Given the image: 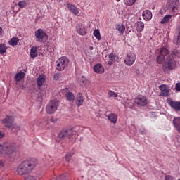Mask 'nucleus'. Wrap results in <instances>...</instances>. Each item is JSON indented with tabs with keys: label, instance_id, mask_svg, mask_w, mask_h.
I'll return each mask as SVG.
<instances>
[{
	"label": "nucleus",
	"instance_id": "27",
	"mask_svg": "<svg viewBox=\"0 0 180 180\" xmlns=\"http://www.w3.org/2000/svg\"><path fill=\"white\" fill-rule=\"evenodd\" d=\"M8 50V46L5 44H0V54H5Z\"/></svg>",
	"mask_w": 180,
	"mask_h": 180
},
{
	"label": "nucleus",
	"instance_id": "15",
	"mask_svg": "<svg viewBox=\"0 0 180 180\" xmlns=\"http://www.w3.org/2000/svg\"><path fill=\"white\" fill-rule=\"evenodd\" d=\"M75 101L76 106L78 108H79V106H82V105H84V102L85 101L82 94L78 93L75 97Z\"/></svg>",
	"mask_w": 180,
	"mask_h": 180
},
{
	"label": "nucleus",
	"instance_id": "39",
	"mask_svg": "<svg viewBox=\"0 0 180 180\" xmlns=\"http://www.w3.org/2000/svg\"><path fill=\"white\" fill-rule=\"evenodd\" d=\"M13 127L15 130H20V126H19L18 124H13Z\"/></svg>",
	"mask_w": 180,
	"mask_h": 180
},
{
	"label": "nucleus",
	"instance_id": "2",
	"mask_svg": "<svg viewBox=\"0 0 180 180\" xmlns=\"http://www.w3.org/2000/svg\"><path fill=\"white\" fill-rule=\"evenodd\" d=\"M71 137L77 139V131H74L73 129L63 130L58 135V138L60 140H67V139L71 140Z\"/></svg>",
	"mask_w": 180,
	"mask_h": 180
},
{
	"label": "nucleus",
	"instance_id": "34",
	"mask_svg": "<svg viewBox=\"0 0 180 180\" xmlns=\"http://www.w3.org/2000/svg\"><path fill=\"white\" fill-rule=\"evenodd\" d=\"M18 5L20 8H26V6H27V1H19Z\"/></svg>",
	"mask_w": 180,
	"mask_h": 180
},
{
	"label": "nucleus",
	"instance_id": "16",
	"mask_svg": "<svg viewBox=\"0 0 180 180\" xmlns=\"http://www.w3.org/2000/svg\"><path fill=\"white\" fill-rule=\"evenodd\" d=\"M67 8L69 9V11H70L72 13H73V15H77L79 13V10L78 9V8H77V6L72 4L71 3L67 4Z\"/></svg>",
	"mask_w": 180,
	"mask_h": 180
},
{
	"label": "nucleus",
	"instance_id": "40",
	"mask_svg": "<svg viewBox=\"0 0 180 180\" xmlns=\"http://www.w3.org/2000/svg\"><path fill=\"white\" fill-rule=\"evenodd\" d=\"M53 78H54V79L58 81V79H59V78H60V73L55 74V75L53 76Z\"/></svg>",
	"mask_w": 180,
	"mask_h": 180
},
{
	"label": "nucleus",
	"instance_id": "42",
	"mask_svg": "<svg viewBox=\"0 0 180 180\" xmlns=\"http://www.w3.org/2000/svg\"><path fill=\"white\" fill-rule=\"evenodd\" d=\"M175 89L176 91H180V82L176 84Z\"/></svg>",
	"mask_w": 180,
	"mask_h": 180
},
{
	"label": "nucleus",
	"instance_id": "26",
	"mask_svg": "<svg viewBox=\"0 0 180 180\" xmlns=\"http://www.w3.org/2000/svg\"><path fill=\"white\" fill-rule=\"evenodd\" d=\"M107 96L109 99H110V98H117L119 96L117 95V93L110 90L108 91Z\"/></svg>",
	"mask_w": 180,
	"mask_h": 180
},
{
	"label": "nucleus",
	"instance_id": "46",
	"mask_svg": "<svg viewBox=\"0 0 180 180\" xmlns=\"http://www.w3.org/2000/svg\"><path fill=\"white\" fill-rule=\"evenodd\" d=\"M176 33H180V25L177 26L176 30Z\"/></svg>",
	"mask_w": 180,
	"mask_h": 180
},
{
	"label": "nucleus",
	"instance_id": "7",
	"mask_svg": "<svg viewBox=\"0 0 180 180\" xmlns=\"http://www.w3.org/2000/svg\"><path fill=\"white\" fill-rule=\"evenodd\" d=\"M57 108H58V103L56 100H51L46 105V113L53 115L57 110Z\"/></svg>",
	"mask_w": 180,
	"mask_h": 180
},
{
	"label": "nucleus",
	"instance_id": "35",
	"mask_svg": "<svg viewBox=\"0 0 180 180\" xmlns=\"http://www.w3.org/2000/svg\"><path fill=\"white\" fill-rule=\"evenodd\" d=\"M93 70L96 74H103V72H105L104 68H94Z\"/></svg>",
	"mask_w": 180,
	"mask_h": 180
},
{
	"label": "nucleus",
	"instance_id": "24",
	"mask_svg": "<svg viewBox=\"0 0 180 180\" xmlns=\"http://www.w3.org/2000/svg\"><path fill=\"white\" fill-rule=\"evenodd\" d=\"M77 82L82 85V86H84L86 85V84H89V80H86L84 76H82L80 79H77Z\"/></svg>",
	"mask_w": 180,
	"mask_h": 180
},
{
	"label": "nucleus",
	"instance_id": "13",
	"mask_svg": "<svg viewBox=\"0 0 180 180\" xmlns=\"http://www.w3.org/2000/svg\"><path fill=\"white\" fill-rule=\"evenodd\" d=\"M134 61H136V53L130 52L125 58L124 63L126 65L130 66L134 64Z\"/></svg>",
	"mask_w": 180,
	"mask_h": 180
},
{
	"label": "nucleus",
	"instance_id": "1",
	"mask_svg": "<svg viewBox=\"0 0 180 180\" xmlns=\"http://www.w3.org/2000/svg\"><path fill=\"white\" fill-rule=\"evenodd\" d=\"M37 165V160L34 158L27 159L20 164L17 167L18 175H27L30 174Z\"/></svg>",
	"mask_w": 180,
	"mask_h": 180
},
{
	"label": "nucleus",
	"instance_id": "28",
	"mask_svg": "<svg viewBox=\"0 0 180 180\" xmlns=\"http://www.w3.org/2000/svg\"><path fill=\"white\" fill-rule=\"evenodd\" d=\"M73 155H74V153H72V152H69V153H66V155L65 156L66 162H70V161H71V158H72Z\"/></svg>",
	"mask_w": 180,
	"mask_h": 180
},
{
	"label": "nucleus",
	"instance_id": "41",
	"mask_svg": "<svg viewBox=\"0 0 180 180\" xmlns=\"http://www.w3.org/2000/svg\"><path fill=\"white\" fill-rule=\"evenodd\" d=\"M173 43H174V44H176V46H178V44H179V39H177V38H175L173 40Z\"/></svg>",
	"mask_w": 180,
	"mask_h": 180
},
{
	"label": "nucleus",
	"instance_id": "5",
	"mask_svg": "<svg viewBox=\"0 0 180 180\" xmlns=\"http://www.w3.org/2000/svg\"><path fill=\"white\" fill-rule=\"evenodd\" d=\"M159 51V55L158 56L156 60L158 64H162L165 61V57L169 54V51L167 48H160L157 49V53Z\"/></svg>",
	"mask_w": 180,
	"mask_h": 180
},
{
	"label": "nucleus",
	"instance_id": "51",
	"mask_svg": "<svg viewBox=\"0 0 180 180\" xmlns=\"http://www.w3.org/2000/svg\"><path fill=\"white\" fill-rule=\"evenodd\" d=\"M141 36H142L141 33L137 34V37L140 38V37H141Z\"/></svg>",
	"mask_w": 180,
	"mask_h": 180
},
{
	"label": "nucleus",
	"instance_id": "44",
	"mask_svg": "<svg viewBox=\"0 0 180 180\" xmlns=\"http://www.w3.org/2000/svg\"><path fill=\"white\" fill-rule=\"evenodd\" d=\"M134 72H135L136 75H140V73L141 72L139 69H135L134 70Z\"/></svg>",
	"mask_w": 180,
	"mask_h": 180
},
{
	"label": "nucleus",
	"instance_id": "22",
	"mask_svg": "<svg viewBox=\"0 0 180 180\" xmlns=\"http://www.w3.org/2000/svg\"><path fill=\"white\" fill-rule=\"evenodd\" d=\"M65 96L69 102H74V101H75V96L74 95V93L71 91L66 92Z\"/></svg>",
	"mask_w": 180,
	"mask_h": 180
},
{
	"label": "nucleus",
	"instance_id": "55",
	"mask_svg": "<svg viewBox=\"0 0 180 180\" xmlns=\"http://www.w3.org/2000/svg\"><path fill=\"white\" fill-rule=\"evenodd\" d=\"M117 1V2H119V1H120V0H116Z\"/></svg>",
	"mask_w": 180,
	"mask_h": 180
},
{
	"label": "nucleus",
	"instance_id": "21",
	"mask_svg": "<svg viewBox=\"0 0 180 180\" xmlns=\"http://www.w3.org/2000/svg\"><path fill=\"white\" fill-rule=\"evenodd\" d=\"M135 27H136V30H137V32H143V30H144V22H141V21H138L135 23Z\"/></svg>",
	"mask_w": 180,
	"mask_h": 180
},
{
	"label": "nucleus",
	"instance_id": "19",
	"mask_svg": "<svg viewBox=\"0 0 180 180\" xmlns=\"http://www.w3.org/2000/svg\"><path fill=\"white\" fill-rule=\"evenodd\" d=\"M142 16L146 21L151 20L153 19V13L150 10H146L143 12Z\"/></svg>",
	"mask_w": 180,
	"mask_h": 180
},
{
	"label": "nucleus",
	"instance_id": "49",
	"mask_svg": "<svg viewBox=\"0 0 180 180\" xmlns=\"http://www.w3.org/2000/svg\"><path fill=\"white\" fill-rule=\"evenodd\" d=\"M176 39L180 40V33H177V37Z\"/></svg>",
	"mask_w": 180,
	"mask_h": 180
},
{
	"label": "nucleus",
	"instance_id": "3",
	"mask_svg": "<svg viewBox=\"0 0 180 180\" xmlns=\"http://www.w3.org/2000/svg\"><path fill=\"white\" fill-rule=\"evenodd\" d=\"M15 151V146L12 143L8 142L3 144H0V154H6L7 155H11Z\"/></svg>",
	"mask_w": 180,
	"mask_h": 180
},
{
	"label": "nucleus",
	"instance_id": "47",
	"mask_svg": "<svg viewBox=\"0 0 180 180\" xmlns=\"http://www.w3.org/2000/svg\"><path fill=\"white\" fill-rule=\"evenodd\" d=\"M113 64V60H110L108 62V65H112Z\"/></svg>",
	"mask_w": 180,
	"mask_h": 180
},
{
	"label": "nucleus",
	"instance_id": "8",
	"mask_svg": "<svg viewBox=\"0 0 180 180\" xmlns=\"http://www.w3.org/2000/svg\"><path fill=\"white\" fill-rule=\"evenodd\" d=\"M1 122L6 129H11V127L13 126V123H15V117L13 116L7 115L2 120Z\"/></svg>",
	"mask_w": 180,
	"mask_h": 180
},
{
	"label": "nucleus",
	"instance_id": "11",
	"mask_svg": "<svg viewBox=\"0 0 180 180\" xmlns=\"http://www.w3.org/2000/svg\"><path fill=\"white\" fill-rule=\"evenodd\" d=\"M68 63H70L68 58H67V56H63L56 61V65L60 68H66L68 65Z\"/></svg>",
	"mask_w": 180,
	"mask_h": 180
},
{
	"label": "nucleus",
	"instance_id": "25",
	"mask_svg": "<svg viewBox=\"0 0 180 180\" xmlns=\"http://www.w3.org/2000/svg\"><path fill=\"white\" fill-rule=\"evenodd\" d=\"M26 74L25 72H18L15 75V79L17 82H19V81H21L22 79L25 78V76Z\"/></svg>",
	"mask_w": 180,
	"mask_h": 180
},
{
	"label": "nucleus",
	"instance_id": "37",
	"mask_svg": "<svg viewBox=\"0 0 180 180\" xmlns=\"http://www.w3.org/2000/svg\"><path fill=\"white\" fill-rule=\"evenodd\" d=\"M37 179L34 176H28L25 180H37Z\"/></svg>",
	"mask_w": 180,
	"mask_h": 180
},
{
	"label": "nucleus",
	"instance_id": "36",
	"mask_svg": "<svg viewBox=\"0 0 180 180\" xmlns=\"http://www.w3.org/2000/svg\"><path fill=\"white\" fill-rule=\"evenodd\" d=\"M109 58H110V60H112L115 61V60H116V55L113 53H111L109 55Z\"/></svg>",
	"mask_w": 180,
	"mask_h": 180
},
{
	"label": "nucleus",
	"instance_id": "54",
	"mask_svg": "<svg viewBox=\"0 0 180 180\" xmlns=\"http://www.w3.org/2000/svg\"><path fill=\"white\" fill-rule=\"evenodd\" d=\"M64 69H58V71H63Z\"/></svg>",
	"mask_w": 180,
	"mask_h": 180
},
{
	"label": "nucleus",
	"instance_id": "20",
	"mask_svg": "<svg viewBox=\"0 0 180 180\" xmlns=\"http://www.w3.org/2000/svg\"><path fill=\"white\" fill-rule=\"evenodd\" d=\"M108 120L113 123V124H116L117 123V115L115 113H111L107 116Z\"/></svg>",
	"mask_w": 180,
	"mask_h": 180
},
{
	"label": "nucleus",
	"instance_id": "30",
	"mask_svg": "<svg viewBox=\"0 0 180 180\" xmlns=\"http://www.w3.org/2000/svg\"><path fill=\"white\" fill-rule=\"evenodd\" d=\"M116 29L120 32V33H121V34H123V33H124V30H126V27H124V25H118Z\"/></svg>",
	"mask_w": 180,
	"mask_h": 180
},
{
	"label": "nucleus",
	"instance_id": "58",
	"mask_svg": "<svg viewBox=\"0 0 180 180\" xmlns=\"http://www.w3.org/2000/svg\"><path fill=\"white\" fill-rule=\"evenodd\" d=\"M178 180H180V178H179V179H178Z\"/></svg>",
	"mask_w": 180,
	"mask_h": 180
},
{
	"label": "nucleus",
	"instance_id": "9",
	"mask_svg": "<svg viewBox=\"0 0 180 180\" xmlns=\"http://www.w3.org/2000/svg\"><path fill=\"white\" fill-rule=\"evenodd\" d=\"M159 89L160 91L159 96H163L165 98H168V96H169V92H171V90L169 89V86L168 85L162 84L159 86Z\"/></svg>",
	"mask_w": 180,
	"mask_h": 180
},
{
	"label": "nucleus",
	"instance_id": "48",
	"mask_svg": "<svg viewBox=\"0 0 180 180\" xmlns=\"http://www.w3.org/2000/svg\"><path fill=\"white\" fill-rule=\"evenodd\" d=\"M0 167H4V161L0 160Z\"/></svg>",
	"mask_w": 180,
	"mask_h": 180
},
{
	"label": "nucleus",
	"instance_id": "32",
	"mask_svg": "<svg viewBox=\"0 0 180 180\" xmlns=\"http://www.w3.org/2000/svg\"><path fill=\"white\" fill-rule=\"evenodd\" d=\"M8 44H10V46H18V38L17 37H13L8 41Z\"/></svg>",
	"mask_w": 180,
	"mask_h": 180
},
{
	"label": "nucleus",
	"instance_id": "18",
	"mask_svg": "<svg viewBox=\"0 0 180 180\" xmlns=\"http://www.w3.org/2000/svg\"><path fill=\"white\" fill-rule=\"evenodd\" d=\"M46 82V75H41L37 79V85L38 88H41V86Z\"/></svg>",
	"mask_w": 180,
	"mask_h": 180
},
{
	"label": "nucleus",
	"instance_id": "43",
	"mask_svg": "<svg viewBox=\"0 0 180 180\" xmlns=\"http://www.w3.org/2000/svg\"><path fill=\"white\" fill-rule=\"evenodd\" d=\"M94 68H102V64L97 63L94 66Z\"/></svg>",
	"mask_w": 180,
	"mask_h": 180
},
{
	"label": "nucleus",
	"instance_id": "4",
	"mask_svg": "<svg viewBox=\"0 0 180 180\" xmlns=\"http://www.w3.org/2000/svg\"><path fill=\"white\" fill-rule=\"evenodd\" d=\"M167 6L173 15L179 12V0H168Z\"/></svg>",
	"mask_w": 180,
	"mask_h": 180
},
{
	"label": "nucleus",
	"instance_id": "45",
	"mask_svg": "<svg viewBox=\"0 0 180 180\" xmlns=\"http://www.w3.org/2000/svg\"><path fill=\"white\" fill-rule=\"evenodd\" d=\"M4 137H5V134L0 131V140L1 139H4Z\"/></svg>",
	"mask_w": 180,
	"mask_h": 180
},
{
	"label": "nucleus",
	"instance_id": "52",
	"mask_svg": "<svg viewBox=\"0 0 180 180\" xmlns=\"http://www.w3.org/2000/svg\"><path fill=\"white\" fill-rule=\"evenodd\" d=\"M2 32H3L2 28L0 27V36H2Z\"/></svg>",
	"mask_w": 180,
	"mask_h": 180
},
{
	"label": "nucleus",
	"instance_id": "33",
	"mask_svg": "<svg viewBox=\"0 0 180 180\" xmlns=\"http://www.w3.org/2000/svg\"><path fill=\"white\" fill-rule=\"evenodd\" d=\"M136 0H124V4L127 6H133L136 4Z\"/></svg>",
	"mask_w": 180,
	"mask_h": 180
},
{
	"label": "nucleus",
	"instance_id": "29",
	"mask_svg": "<svg viewBox=\"0 0 180 180\" xmlns=\"http://www.w3.org/2000/svg\"><path fill=\"white\" fill-rule=\"evenodd\" d=\"M172 18V15H167L164 17V18L162 20L161 23L162 25L165 23H168L169 22V20Z\"/></svg>",
	"mask_w": 180,
	"mask_h": 180
},
{
	"label": "nucleus",
	"instance_id": "38",
	"mask_svg": "<svg viewBox=\"0 0 180 180\" xmlns=\"http://www.w3.org/2000/svg\"><path fill=\"white\" fill-rule=\"evenodd\" d=\"M165 180H175V178L172 177V176L167 175L165 177Z\"/></svg>",
	"mask_w": 180,
	"mask_h": 180
},
{
	"label": "nucleus",
	"instance_id": "12",
	"mask_svg": "<svg viewBox=\"0 0 180 180\" xmlns=\"http://www.w3.org/2000/svg\"><path fill=\"white\" fill-rule=\"evenodd\" d=\"M167 103L174 109L176 112H179L180 110V101H173L172 98H167L166 101Z\"/></svg>",
	"mask_w": 180,
	"mask_h": 180
},
{
	"label": "nucleus",
	"instance_id": "57",
	"mask_svg": "<svg viewBox=\"0 0 180 180\" xmlns=\"http://www.w3.org/2000/svg\"><path fill=\"white\" fill-rule=\"evenodd\" d=\"M141 134H143V131H141Z\"/></svg>",
	"mask_w": 180,
	"mask_h": 180
},
{
	"label": "nucleus",
	"instance_id": "10",
	"mask_svg": "<svg viewBox=\"0 0 180 180\" xmlns=\"http://www.w3.org/2000/svg\"><path fill=\"white\" fill-rule=\"evenodd\" d=\"M135 103L138 106H146L148 103V99L143 95H139L135 98Z\"/></svg>",
	"mask_w": 180,
	"mask_h": 180
},
{
	"label": "nucleus",
	"instance_id": "56",
	"mask_svg": "<svg viewBox=\"0 0 180 180\" xmlns=\"http://www.w3.org/2000/svg\"><path fill=\"white\" fill-rule=\"evenodd\" d=\"M51 122H54V121H53V120H51Z\"/></svg>",
	"mask_w": 180,
	"mask_h": 180
},
{
	"label": "nucleus",
	"instance_id": "53",
	"mask_svg": "<svg viewBox=\"0 0 180 180\" xmlns=\"http://www.w3.org/2000/svg\"><path fill=\"white\" fill-rule=\"evenodd\" d=\"M89 49H90V50H94V46H90V47H89Z\"/></svg>",
	"mask_w": 180,
	"mask_h": 180
},
{
	"label": "nucleus",
	"instance_id": "17",
	"mask_svg": "<svg viewBox=\"0 0 180 180\" xmlns=\"http://www.w3.org/2000/svg\"><path fill=\"white\" fill-rule=\"evenodd\" d=\"M172 124L174 129L176 130V131H178V133H179L180 134V117H174L172 120Z\"/></svg>",
	"mask_w": 180,
	"mask_h": 180
},
{
	"label": "nucleus",
	"instance_id": "14",
	"mask_svg": "<svg viewBox=\"0 0 180 180\" xmlns=\"http://www.w3.org/2000/svg\"><path fill=\"white\" fill-rule=\"evenodd\" d=\"M76 30L80 36H85L86 34V28L85 27V25L82 23L76 25Z\"/></svg>",
	"mask_w": 180,
	"mask_h": 180
},
{
	"label": "nucleus",
	"instance_id": "6",
	"mask_svg": "<svg viewBox=\"0 0 180 180\" xmlns=\"http://www.w3.org/2000/svg\"><path fill=\"white\" fill-rule=\"evenodd\" d=\"M35 37L37 41H42V43H46L49 39V36L47 34L44 32L41 29H38L37 31L34 32Z\"/></svg>",
	"mask_w": 180,
	"mask_h": 180
},
{
	"label": "nucleus",
	"instance_id": "23",
	"mask_svg": "<svg viewBox=\"0 0 180 180\" xmlns=\"http://www.w3.org/2000/svg\"><path fill=\"white\" fill-rule=\"evenodd\" d=\"M30 57L34 58L37 57V47L32 46L30 49Z\"/></svg>",
	"mask_w": 180,
	"mask_h": 180
},
{
	"label": "nucleus",
	"instance_id": "31",
	"mask_svg": "<svg viewBox=\"0 0 180 180\" xmlns=\"http://www.w3.org/2000/svg\"><path fill=\"white\" fill-rule=\"evenodd\" d=\"M94 36L96 37V39H97V40H101L102 39V37H101V32L99 31V30L96 29L94 31Z\"/></svg>",
	"mask_w": 180,
	"mask_h": 180
},
{
	"label": "nucleus",
	"instance_id": "50",
	"mask_svg": "<svg viewBox=\"0 0 180 180\" xmlns=\"http://www.w3.org/2000/svg\"><path fill=\"white\" fill-rule=\"evenodd\" d=\"M129 108H130L131 109H132V108H133V103H129Z\"/></svg>",
	"mask_w": 180,
	"mask_h": 180
}]
</instances>
